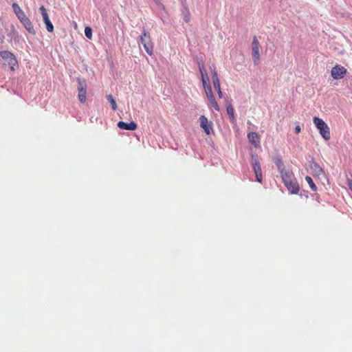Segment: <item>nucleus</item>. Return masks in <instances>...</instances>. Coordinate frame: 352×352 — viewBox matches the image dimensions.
Masks as SVG:
<instances>
[{
    "label": "nucleus",
    "mask_w": 352,
    "mask_h": 352,
    "mask_svg": "<svg viewBox=\"0 0 352 352\" xmlns=\"http://www.w3.org/2000/svg\"><path fill=\"white\" fill-rule=\"evenodd\" d=\"M190 21V16H185V21L186 22H188Z\"/></svg>",
    "instance_id": "29"
},
{
    "label": "nucleus",
    "mask_w": 352,
    "mask_h": 352,
    "mask_svg": "<svg viewBox=\"0 0 352 352\" xmlns=\"http://www.w3.org/2000/svg\"><path fill=\"white\" fill-rule=\"evenodd\" d=\"M284 185L291 194L296 195L299 192L300 187L296 179H293L292 182H287Z\"/></svg>",
    "instance_id": "11"
},
{
    "label": "nucleus",
    "mask_w": 352,
    "mask_h": 352,
    "mask_svg": "<svg viewBox=\"0 0 352 352\" xmlns=\"http://www.w3.org/2000/svg\"><path fill=\"white\" fill-rule=\"evenodd\" d=\"M274 163L276 165L278 172L280 173L287 170V168H285L283 162L280 157L275 158Z\"/></svg>",
    "instance_id": "17"
},
{
    "label": "nucleus",
    "mask_w": 352,
    "mask_h": 352,
    "mask_svg": "<svg viewBox=\"0 0 352 352\" xmlns=\"http://www.w3.org/2000/svg\"><path fill=\"white\" fill-rule=\"evenodd\" d=\"M255 175H256V181L259 183H261L262 179H263L262 172L256 173Z\"/></svg>",
    "instance_id": "26"
},
{
    "label": "nucleus",
    "mask_w": 352,
    "mask_h": 352,
    "mask_svg": "<svg viewBox=\"0 0 352 352\" xmlns=\"http://www.w3.org/2000/svg\"><path fill=\"white\" fill-rule=\"evenodd\" d=\"M252 167L255 173L262 172L260 162L257 158L254 159Z\"/></svg>",
    "instance_id": "20"
},
{
    "label": "nucleus",
    "mask_w": 352,
    "mask_h": 352,
    "mask_svg": "<svg viewBox=\"0 0 352 352\" xmlns=\"http://www.w3.org/2000/svg\"><path fill=\"white\" fill-rule=\"evenodd\" d=\"M39 10H40L41 14H42L43 19L49 16L47 12V10L45 9V8L43 6H42Z\"/></svg>",
    "instance_id": "25"
},
{
    "label": "nucleus",
    "mask_w": 352,
    "mask_h": 352,
    "mask_svg": "<svg viewBox=\"0 0 352 352\" xmlns=\"http://www.w3.org/2000/svg\"><path fill=\"white\" fill-rule=\"evenodd\" d=\"M280 177L284 184L287 182H292L293 179H296L294 173L291 170H287L280 173Z\"/></svg>",
    "instance_id": "13"
},
{
    "label": "nucleus",
    "mask_w": 352,
    "mask_h": 352,
    "mask_svg": "<svg viewBox=\"0 0 352 352\" xmlns=\"http://www.w3.org/2000/svg\"><path fill=\"white\" fill-rule=\"evenodd\" d=\"M140 42L146 53L150 56L153 55L154 45L150 34L146 30H144L142 32V34L140 36Z\"/></svg>",
    "instance_id": "4"
},
{
    "label": "nucleus",
    "mask_w": 352,
    "mask_h": 352,
    "mask_svg": "<svg viewBox=\"0 0 352 352\" xmlns=\"http://www.w3.org/2000/svg\"><path fill=\"white\" fill-rule=\"evenodd\" d=\"M226 109H227V113L230 116V118L232 120H235L234 109L232 105L231 104V103L229 102H227Z\"/></svg>",
    "instance_id": "19"
},
{
    "label": "nucleus",
    "mask_w": 352,
    "mask_h": 352,
    "mask_svg": "<svg viewBox=\"0 0 352 352\" xmlns=\"http://www.w3.org/2000/svg\"><path fill=\"white\" fill-rule=\"evenodd\" d=\"M78 99L81 102H85L87 99V84L85 80L78 78Z\"/></svg>",
    "instance_id": "5"
},
{
    "label": "nucleus",
    "mask_w": 352,
    "mask_h": 352,
    "mask_svg": "<svg viewBox=\"0 0 352 352\" xmlns=\"http://www.w3.org/2000/svg\"><path fill=\"white\" fill-rule=\"evenodd\" d=\"M348 186L350 188V190L352 191V180L348 181Z\"/></svg>",
    "instance_id": "28"
},
{
    "label": "nucleus",
    "mask_w": 352,
    "mask_h": 352,
    "mask_svg": "<svg viewBox=\"0 0 352 352\" xmlns=\"http://www.w3.org/2000/svg\"><path fill=\"white\" fill-rule=\"evenodd\" d=\"M347 70L346 69L338 64H336L332 69H331V76L335 80H339L342 78L346 74Z\"/></svg>",
    "instance_id": "8"
},
{
    "label": "nucleus",
    "mask_w": 352,
    "mask_h": 352,
    "mask_svg": "<svg viewBox=\"0 0 352 352\" xmlns=\"http://www.w3.org/2000/svg\"><path fill=\"white\" fill-rule=\"evenodd\" d=\"M260 43L256 36L252 38V58L254 64L257 65L260 60Z\"/></svg>",
    "instance_id": "7"
},
{
    "label": "nucleus",
    "mask_w": 352,
    "mask_h": 352,
    "mask_svg": "<svg viewBox=\"0 0 352 352\" xmlns=\"http://www.w3.org/2000/svg\"><path fill=\"white\" fill-rule=\"evenodd\" d=\"M12 8L14 12L15 13L19 21H22V19L26 16L24 12L21 10L20 6L16 3H12Z\"/></svg>",
    "instance_id": "16"
},
{
    "label": "nucleus",
    "mask_w": 352,
    "mask_h": 352,
    "mask_svg": "<svg viewBox=\"0 0 352 352\" xmlns=\"http://www.w3.org/2000/svg\"><path fill=\"white\" fill-rule=\"evenodd\" d=\"M300 131H301V129H300V126H298H298H296L295 127V133H296V134H298V133L300 132Z\"/></svg>",
    "instance_id": "27"
},
{
    "label": "nucleus",
    "mask_w": 352,
    "mask_h": 352,
    "mask_svg": "<svg viewBox=\"0 0 352 352\" xmlns=\"http://www.w3.org/2000/svg\"><path fill=\"white\" fill-rule=\"evenodd\" d=\"M248 139L255 148L260 146L261 137L256 132H250L248 134Z\"/></svg>",
    "instance_id": "10"
},
{
    "label": "nucleus",
    "mask_w": 352,
    "mask_h": 352,
    "mask_svg": "<svg viewBox=\"0 0 352 352\" xmlns=\"http://www.w3.org/2000/svg\"><path fill=\"white\" fill-rule=\"evenodd\" d=\"M154 1H157V0H153Z\"/></svg>",
    "instance_id": "30"
},
{
    "label": "nucleus",
    "mask_w": 352,
    "mask_h": 352,
    "mask_svg": "<svg viewBox=\"0 0 352 352\" xmlns=\"http://www.w3.org/2000/svg\"><path fill=\"white\" fill-rule=\"evenodd\" d=\"M85 36L91 39V36H92V30L91 28L89 27H86L85 29Z\"/></svg>",
    "instance_id": "24"
},
{
    "label": "nucleus",
    "mask_w": 352,
    "mask_h": 352,
    "mask_svg": "<svg viewBox=\"0 0 352 352\" xmlns=\"http://www.w3.org/2000/svg\"><path fill=\"white\" fill-rule=\"evenodd\" d=\"M310 171L311 174L314 177H320V175H323L324 174L322 168L316 162L311 163Z\"/></svg>",
    "instance_id": "12"
},
{
    "label": "nucleus",
    "mask_w": 352,
    "mask_h": 352,
    "mask_svg": "<svg viewBox=\"0 0 352 352\" xmlns=\"http://www.w3.org/2000/svg\"><path fill=\"white\" fill-rule=\"evenodd\" d=\"M2 60L3 65H8L12 71H14L19 67L16 56L9 51L0 52V60Z\"/></svg>",
    "instance_id": "1"
},
{
    "label": "nucleus",
    "mask_w": 352,
    "mask_h": 352,
    "mask_svg": "<svg viewBox=\"0 0 352 352\" xmlns=\"http://www.w3.org/2000/svg\"><path fill=\"white\" fill-rule=\"evenodd\" d=\"M207 98L210 102V106L213 107L216 111H219L220 107L214 98V94L207 97Z\"/></svg>",
    "instance_id": "18"
},
{
    "label": "nucleus",
    "mask_w": 352,
    "mask_h": 352,
    "mask_svg": "<svg viewBox=\"0 0 352 352\" xmlns=\"http://www.w3.org/2000/svg\"><path fill=\"white\" fill-rule=\"evenodd\" d=\"M200 126L204 129L207 135H210L212 131V122L209 121L208 118L202 115L199 117Z\"/></svg>",
    "instance_id": "9"
},
{
    "label": "nucleus",
    "mask_w": 352,
    "mask_h": 352,
    "mask_svg": "<svg viewBox=\"0 0 352 352\" xmlns=\"http://www.w3.org/2000/svg\"><path fill=\"white\" fill-rule=\"evenodd\" d=\"M107 98L108 101L111 104L112 109L113 110H116L117 109V104H116V100L113 98L112 95H111V94L107 95Z\"/></svg>",
    "instance_id": "23"
},
{
    "label": "nucleus",
    "mask_w": 352,
    "mask_h": 352,
    "mask_svg": "<svg viewBox=\"0 0 352 352\" xmlns=\"http://www.w3.org/2000/svg\"><path fill=\"white\" fill-rule=\"evenodd\" d=\"M20 21L30 34L33 35L36 34L33 25L28 17L25 16L24 19H22V21Z\"/></svg>",
    "instance_id": "15"
},
{
    "label": "nucleus",
    "mask_w": 352,
    "mask_h": 352,
    "mask_svg": "<svg viewBox=\"0 0 352 352\" xmlns=\"http://www.w3.org/2000/svg\"><path fill=\"white\" fill-rule=\"evenodd\" d=\"M43 21L46 25V28L49 32H52L54 31V26L51 23L49 16L43 19Z\"/></svg>",
    "instance_id": "21"
},
{
    "label": "nucleus",
    "mask_w": 352,
    "mask_h": 352,
    "mask_svg": "<svg viewBox=\"0 0 352 352\" xmlns=\"http://www.w3.org/2000/svg\"><path fill=\"white\" fill-rule=\"evenodd\" d=\"M313 121L316 127L319 131L320 135L325 140H329L331 138V135L330 129L328 125L323 121L322 119L318 117H314Z\"/></svg>",
    "instance_id": "3"
},
{
    "label": "nucleus",
    "mask_w": 352,
    "mask_h": 352,
    "mask_svg": "<svg viewBox=\"0 0 352 352\" xmlns=\"http://www.w3.org/2000/svg\"><path fill=\"white\" fill-rule=\"evenodd\" d=\"M199 69L201 76V81L205 89L206 96L208 97L213 94L212 87L210 83V78L203 63H199Z\"/></svg>",
    "instance_id": "2"
},
{
    "label": "nucleus",
    "mask_w": 352,
    "mask_h": 352,
    "mask_svg": "<svg viewBox=\"0 0 352 352\" xmlns=\"http://www.w3.org/2000/svg\"><path fill=\"white\" fill-rule=\"evenodd\" d=\"M210 69L211 70L212 78V82H213L214 87L215 90L217 92L219 98H221L223 97V93H222L221 89L220 81H219V77H218V74H217V70H216V67H215L214 65H213L212 67H210Z\"/></svg>",
    "instance_id": "6"
},
{
    "label": "nucleus",
    "mask_w": 352,
    "mask_h": 352,
    "mask_svg": "<svg viewBox=\"0 0 352 352\" xmlns=\"http://www.w3.org/2000/svg\"><path fill=\"white\" fill-rule=\"evenodd\" d=\"M305 180L306 182L308 183L310 188L314 190V191H316L317 190V187L315 185V184L314 183L311 177L309 176H306L305 177Z\"/></svg>",
    "instance_id": "22"
},
{
    "label": "nucleus",
    "mask_w": 352,
    "mask_h": 352,
    "mask_svg": "<svg viewBox=\"0 0 352 352\" xmlns=\"http://www.w3.org/2000/svg\"><path fill=\"white\" fill-rule=\"evenodd\" d=\"M118 126L124 130H128V131H135L138 128L137 124L132 121L130 123H126L122 121H120L118 123Z\"/></svg>",
    "instance_id": "14"
}]
</instances>
